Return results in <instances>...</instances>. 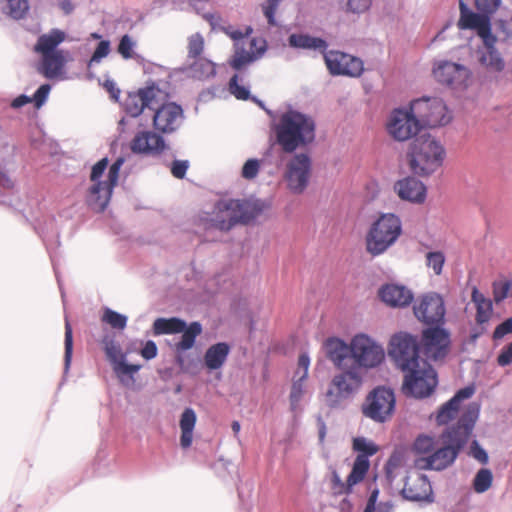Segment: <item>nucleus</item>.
<instances>
[{
    "mask_svg": "<svg viewBox=\"0 0 512 512\" xmlns=\"http://www.w3.org/2000/svg\"><path fill=\"white\" fill-rule=\"evenodd\" d=\"M272 129L277 143L286 153H293L310 145L316 137L314 119L294 109H288L274 118Z\"/></svg>",
    "mask_w": 512,
    "mask_h": 512,
    "instance_id": "f257e3e1",
    "label": "nucleus"
},
{
    "mask_svg": "<svg viewBox=\"0 0 512 512\" xmlns=\"http://www.w3.org/2000/svg\"><path fill=\"white\" fill-rule=\"evenodd\" d=\"M460 19L458 26L461 29L475 30L483 41V47L479 49V61L482 66L492 72H501L505 62L495 48L497 38L491 31L490 19L487 15L474 13L460 0Z\"/></svg>",
    "mask_w": 512,
    "mask_h": 512,
    "instance_id": "f03ea898",
    "label": "nucleus"
},
{
    "mask_svg": "<svg viewBox=\"0 0 512 512\" xmlns=\"http://www.w3.org/2000/svg\"><path fill=\"white\" fill-rule=\"evenodd\" d=\"M266 204L258 199H221L210 214L211 225L221 231H229L238 223H248L259 216Z\"/></svg>",
    "mask_w": 512,
    "mask_h": 512,
    "instance_id": "7ed1b4c3",
    "label": "nucleus"
},
{
    "mask_svg": "<svg viewBox=\"0 0 512 512\" xmlns=\"http://www.w3.org/2000/svg\"><path fill=\"white\" fill-rule=\"evenodd\" d=\"M444 155L445 149L436 137L424 133L410 145L409 167L414 174L429 175L442 164Z\"/></svg>",
    "mask_w": 512,
    "mask_h": 512,
    "instance_id": "20e7f679",
    "label": "nucleus"
},
{
    "mask_svg": "<svg viewBox=\"0 0 512 512\" xmlns=\"http://www.w3.org/2000/svg\"><path fill=\"white\" fill-rule=\"evenodd\" d=\"M201 332L202 326L199 322H192L187 326L184 320L177 317H160L155 319L152 325L154 336L182 333L181 339L174 345L177 353L176 362L182 371H187L182 353L194 346L195 340Z\"/></svg>",
    "mask_w": 512,
    "mask_h": 512,
    "instance_id": "39448f33",
    "label": "nucleus"
},
{
    "mask_svg": "<svg viewBox=\"0 0 512 512\" xmlns=\"http://www.w3.org/2000/svg\"><path fill=\"white\" fill-rule=\"evenodd\" d=\"M401 232L402 224L398 216L392 213L381 215L367 234V251L373 256L384 253L397 241Z\"/></svg>",
    "mask_w": 512,
    "mask_h": 512,
    "instance_id": "423d86ee",
    "label": "nucleus"
},
{
    "mask_svg": "<svg viewBox=\"0 0 512 512\" xmlns=\"http://www.w3.org/2000/svg\"><path fill=\"white\" fill-rule=\"evenodd\" d=\"M223 31L235 42V52L230 60V65L235 70H240L246 65L259 59L266 51L265 40L259 38H248L252 33L251 27H247L246 31L242 32L228 26L223 28Z\"/></svg>",
    "mask_w": 512,
    "mask_h": 512,
    "instance_id": "0eeeda50",
    "label": "nucleus"
},
{
    "mask_svg": "<svg viewBox=\"0 0 512 512\" xmlns=\"http://www.w3.org/2000/svg\"><path fill=\"white\" fill-rule=\"evenodd\" d=\"M419 343L415 336L409 333L400 332L390 339L388 355L402 371L415 369L420 363H427L419 356Z\"/></svg>",
    "mask_w": 512,
    "mask_h": 512,
    "instance_id": "6e6552de",
    "label": "nucleus"
},
{
    "mask_svg": "<svg viewBox=\"0 0 512 512\" xmlns=\"http://www.w3.org/2000/svg\"><path fill=\"white\" fill-rule=\"evenodd\" d=\"M336 374L326 392V402L330 407H337L341 401L356 394L363 383V373L359 367L349 366Z\"/></svg>",
    "mask_w": 512,
    "mask_h": 512,
    "instance_id": "1a4fd4ad",
    "label": "nucleus"
},
{
    "mask_svg": "<svg viewBox=\"0 0 512 512\" xmlns=\"http://www.w3.org/2000/svg\"><path fill=\"white\" fill-rule=\"evenodd\" d=\"M395 394L392 389L379 386L366 396L362 406V414L375 423H385L395 410Z\"/></svg>",
    "mask_w": 512,
    "mask_h": 512,
    "instance_id": "9d476101",
    "label": "nucleus"
},
{
    "mask_svg": "<svg viewBox=\"0 0 512 512\" xmlns=\"http://www.w3.org/2000/svg\"><path fill=\"white\" fill-rule=\"evenodd\" d=\"M352 366L362 369H372L379 366L385 359L382 345L366 334H357L351 340Z\"/></svg>",
    "mask_w": 512,
    "mask_h": 512,
    "instance_id": "9b49d317",
    "label": "nucleus"
},
{
    "mask_svg": "<svg viewBox=\"0 0 512 512\" xmlns=\"http://www.w3.org/2000/svg\"><path fill=\"white\" fill-rule=\"evenodd\" d=\"M169 98V92L159 83H150L137 92L129 93L123 102L124 111L131 117H138L147 108L153 107Z\"/></svg>",
    "mask_w": 512,
    "mask_h": 512,
    "instance_id": "f8f14e48",
    "label": "nucleus"
},
{
    "mask_svg": "<svg viewBox=\"0 0 512 512\" xmlns=\"http://www.w3.org/2000/svg\"><path fill=\"white\" fill-rule=\"evenodd\" d=\"M422 128L418 115L413 113L412 103L409 108H396L388 116L387 133L398 142H404L418 134Z\"/></svg>",
    "mask_w": 512,
    "mask_h": 512,
    "instance_id": "ddd939ff",
    "label": "nucleus"
},
{
    "mask_svg": "<svg viewBox=\"0 0 512 512\" xmlns=\"http://www.w3.org/2000/svg\"><path fill=\"white\" fill-rule=\"evenodd\" d=\"M437 385V375L431 365L420 363V366L404 372L403 391L415 398L428 397Z\"/></svg>",
    "mask_w": 512,
    "mask_h": 512,
    "instance_id": "4468645a",
    "label": "nucleus"
},
{
    "mask_svg": "<svg viewBox=\"0 0 512 512\" xmlns=\"http://www.w3.org/2000/svg\"><path fill=\"white\" fill-rule=\"evenodd\" d=\"M480 413V404L471 402L457 424L450 430V464L457 457L458 452L468 442Z\"/></svg>",
    "mask_w": 512,
    "mask_h": 512,
    "instance_id": "2eb2a0df",
    "label": "nucleus"
},
{
    "mask_svg": "<svg viewBox=\"0 0 512 512\" xmlns=\"http://www.w3.org/2000/svg\"><path fill=\"white\" fill-rule=\"evenodd\" d=\"M124 163L123 158H118L109 168L107 180L92 184L88 191L87 203L95 211H103L111 198L114 186L119 178V171Z\"/></svg>",
    "mask_w": 512,
    "mask_h": 512,
    "instance_id": "dca6fc26",
    "label": "nucleus"
},
{
    "mask_svg": "<svg viewBox=\"0 0 512 512\" xmlns=\"http://www.w3.org/2000/svg\"><path fill=\"white\" fill-rule=\"evenodd\" d=\"M169 98L153 107V126L156 131L163 134H171L178 130L184 121V111L175 102H169Z\"/></svg>",
    "mask_w": 512,
    "mask_h": 512,
    "instance_id": "f3484780",
    "label": "nucleus"
},
{
    "mask_svg": "<svg viewBox=\"0 0 512 512\" xmlns=\"http://www.w3.org/2000/svg\"><path fill=\"white\" fill-rule=\"evenodd\" d=\"M312 162L306 153H297L287 162L285 179L288 188L296 194L302 193L308 185Z\"/></svg>",
    "mask_w": 512,
    "mask_h": 512,
    "instance_id": "a211bd4d",
    "label": "nucleus"
},
{
    "mask_svg": "<svg viewBox=\"0 0 512 512\" xmlns=\"http://www.w3.org/2000/svg\"><path fill=\"white\" fill-rule=\"evenodd\" d=\"M413 113L418 115L422 127H437L445 124L447 107L438 97H423L412 101Z\"/></svg>",
    "mask_w": 512,
    "mask_h": 512,
    "instance_id": "6ab92c4d",
    "label": "nucleus"
},
{
    "mask_svg": "<svg viewBox=\"0 0 512 512\" xmlns=\"http://www.w3.org/2000/svg\"><path fill=\"white\" fill-rule=\"evenodd\" d=\"M413 310L417 319L426 325H440L444 321L445 303L437 293H427L419 297Z\"/></svg>",
    "mask_w": 512,
    "mask_h": 512,
    "instance_id": "aec40b11",
    "label": "nucleus"
},
{
    "mask_svg": "<svg viewBox=\"0 0 512 512\" xmlns=\"http://www.w3.org/2000/svg\"><path fill=\"white\" fill-rule=\"evenodd\" d=\"M324 59L329 72L332 75L360 77L364 71L360 58L340 51H329L324 54Z\"/></svg>",
    "mask_w": 512,
    "mask_h": 512,
    "instance_id": "412c9836",
    "label": "nucleus"
},
{
    "mask_svg": "<svg viewBox=\"0 0 512 512\" xmlns=\"http://www.w3.org/2000/svg\"><path fill=\"white\" fill-rule=\"evenodd\" d=\"M105 353L119 380L123 384H128L129 381H133V375L140 370L141 366L128 364L126 362V356L121 352L119 345L112 340L105 342Z\"/></svg>",
    "mask_w": 512,
    "mask_h": 512,
    "instance_id": "4be33fe9",
    "label": "nucleus"
},
{
    "mask_svg": "<svg viewBox=\"0 0 512 512\" xmlns=\"http://www.w3.org/2000/svg\"><path fill=\"white\" fill-rule=\"evenodd\" d=\"M164 138L153 131L138 132L130 143L135 154L157 156L166 149Z\"/></svg>",
    "mask_w": 512,
    "mask_h": 512,
    "instance_id": "5701e85b",
    "label": "nucleus"
},
{
    "mask_svg": "<svg viewBox=\"0 0 512 512\" xmlns=\"http://www.w3.org/2000/svg\"><path fill=\"white\" fill-rule=\"evenodd\" d=\"M394 190L402 200L412 203H423L426 199V187L415 177L408 176L398 180Z\"/></svg>",
    "mask_w": 512,
    "mask_h": 512,
    "instance_id": "b1692460",
    "label": "nucleus"
},
{
    "mask_svg": "<svg viewBox=\"0 0 512 512\" xmlns=\"http://www.w3.org/2000/svg\"><path fill=\"white\" fill-rule=\"evenodd\" d=\"M448 426L441 431V446L428 457L416 459L415 465L419 469L442 470L448 466Z\"/></svg>",
    "mask_w": 512,
    "mask_h": 512,
    "instance_id": "393cba45",
    "label": "nucleus"
},
{
    "mask_svg": "<svg viewBox=\"0 0 512 512\" xmlns=\"http://www.w3.org/2000/svg\"><path fill=\"white\" fill-rule=\"evenodd\" d=\"M70 54L66 50H59L55 53L41 55L39 72L48 79L58 78L68 61Z\"/></svg>",
    "mask_w": 512,
    "mask_h": 512,
    "instance_id": "a878e982",
    "label": "nucleus"
},
{
    "mask_svg": "<svg viewBox=\"0 0 512 512\" xmlns=\"http://www.w3.org/2000/svg\"><path fill=\"white\" fill-rule=\"evenodd\" d=\"M325 346L329 360H331L338 369H346L352 365L350 364L352 362L351 343L347 345L340 339H329Z\"/></svg>",
    "mask_w": 512,
    "mask_h": 512,
    "instance_id": "bb28decb",
    "label": "nucleus"
},
{
    "mask_svg": "<svg viewBox=\"0 0 512 512\" xmlns=\"http://www.w3.org/2000/svg\"><path fill=\"white\" fill-rule=\"evenodd\" d=\"M431 485L424 475H417L415 478H408L402 489L405 499L411 501H426L431 494Z\"/></svg>",
    "mask_w": 512,
    "mask_h": 512,
    "instance_id": "cd10ccee",
    "label": "nucleus"
},
{
    "mask_svg": "<svg viewBox=\"0 0 512 512\" xmlns=\"http://www.w3.org/2000/svg\"><path fill=\"white\" fill-rule=\"evenodd\" d=\"M379 295L383 302L392 307H404L411 303L413 295L404 286L388 284L381 288Z\"/></svg>",
    "mask_w": 512,
    "mask_h": 512,
    "instance_id": "c85d7f7f",
    "label": "nucleus"
},
{
    "mask_svg": "<svg viewBox=\"0 0 512 512\" xmlns=\"http://www.w3.org/2000/svg\"><path fill=\"white\" fill-rule=\"evenodd\" d=\"M67 34L57 28L51 29L48 33L38 37L34 50L40 55L55 53L60 49L57 47L66 40Z\"/></svg>",
    "mask_w": 512,
    "mask_h": 512,
    "instance_id": "c756f323",
    "label": "nucleus"
},
{
    "mask_svg": "<svg viewBox=\"0 0 512 512\" xmlns=\"http://www.w3.org/2000/svg\"><path fill=\"white\" fill-rule=\"evenodd\" d=\"M471 300L476 308V323L480 326L488 323L493 314L492 300L486 298L484 294L478 290L477 287H473L472 289Z\"/></svg>",
    "mask_w": 512,
    "mask_h": 512,
    "instance_id": "7c9ffc66",
    "label": "nucleus"
},
{
    "mask_svg": "<svg viewBox=\"0 0 512 512\" xmlns=\"http://www.w3.org/2000/svg\"><path fill=\"white\" fill-rule=\"evenodd\" d=\"M183 71L192 78L198 80H205L213 77L216 73L215 64L204 57H199L194 60L188 61L187 66Z\"/></svg>",
    "mask_w": 512,
    "mask_h": 512,
    "instance_id": "2f4dec72",
    "label": "nucleus"
},
{
    "mask_svg": "<svg viewBox=\"0 0 512 512\" xmlns=\"http://www.w3.org/2000/svg\"><path fill=\"white\" fill-rule=\"evenodd\" d=\"M230 347L224 342H220L209 347L204 355V362L209 370H217L223 366Z\"/></svg>",
    "mask_w": 512,
    "mask_h": 512,
    "instance_id": "473e14b6",
    "label": "nucleus"
},
{
    "mask_svg": "<svg viewBox=\"0 0 512 512\" xmlns=\"http://www.w3.org/2000/svg\"><path fill=\"white\" fill-rule=\"evenodd\" d=\"M196 413L192 408H186L180 418V445L182 448H189L193 441V431L196 424Z\"/></svg>",
    "mask_w": 512,
    "mask_h": 512,
    "instance_id": "72a5a7b5",
    "label": "nucleus"
},
{
    "mask_svg": "<svg viewBox=\"0 0 512 512\" xmlns=\"http://www.w3.org/2000/svg\"><path fill=\"white\" fill-rule=\"evenodd\" d=\"M288 42L291 47L298 49L325 51L328 46L324 39L312 37L307 34H291L288 38Z\"/></svg>",
    "mask_w": 512,
    "mask_h": 512,
    "instance_id": "f704fd0d",
    "label": "nucleus"
},
{
    "mask_svg": "<svg viewBox=\"0 0 512 512\" xmlns=\"http://www.w3.org/2000/svg\"><path fill=\"white\" fill-rule=\"evenodd\" d=\"M369 468V459H365V456H357L353 463L352 470L347 478L346 491H350L354 485L361 482L364 479Z\"/></svg>",
    "mask_w": 512,
    "mask_h": 512,
    "instance_id": "c9c22d12",
    "label": "nucleus"
},
{
    "mask_svg": "<svg viewBox=\"0 0 512 512\" xmlns=\"http://www.w3.org/2000/svg\"><path fill=\"white\" fill-rule=\"evenodd\" d=\"M306 379L299 377L293 378V383L290 392V406L291 410L295 413L302 411V401L306 394Z\"/></svg>",
    "mask_w": 512,
    "mask_h": 512,
    "instance_id": "e433bc0d",
    "label": "nucleus"
},
{
    "mask_svg": "<svg viewBox=\"0 0 512 512\" xmlns=\"http://www.w3.org/2000/svg\"><path fill=\"white\" fill-rule=\"evenodd\" d=\"M434 326L423 331V341L428 349L441 346L448 336L445 329L440 328L439 325Z\"/></svg>",
    "mask_w": 512,
    "mask_h": 512,
    "instance_id": "4c0bfd02",
    "label": "nucleus"
},
{
    "mask_svg": "<svg viewBox=\"0 0 512 512\" xmlns=\"http://www.w3.org/2000/svg\"><path fill=\"white\" fill-rule=\"evenodd\" d=\"M493 301L496 304L501 303L507 297H512V279L501 278L492 283Z\"/></svg>",
    "mask_w": 512,
    "mask_h": 512,
    "instance_id": "58836bf2",
    "label": "nucleus"
},
{
    "mask_svg": "<svg viewBox=\"0 0 512 512\" xmlns=\"http://www.w3.org/2000/svg\"><path fill=\"white\" fill-rule=\"evenodd\" d=\"M136 46L137 42L130 35L125 34L120 38L119 44L117 46V52L125 60L135 59L139 61L142 58L135 52Z\"/></svg>",
    "mask_w": 512,
    "mask_h": 512,
    "instance_id": "ea45409f",
    "label": "nucleus"
},
{
    "mask_svg": "<svg viewBox=\"0 0 512 512\" xmlns=\"http://www.w3.org/2000/svg\"><path fill=\"white\" fill-rule=\"evenodd\" d=\"M476 388L474 384H470L456 392V394L450 398V420L453 418L452 413L457 412L461 403L465 400L470 399L475 394Z\"/></svg>",
    "mask_w": 512,
    "mask_h": 512,
    "instance_id": "a19ab883",
    "label": "nucleus"
},
{
    "mask_svg": "<svg viewBox=\"0 0 512 512\" xmlns=\"http://www.w3.org/2000/svg\"><path fill=\"white\" fill-rule=\"evenodd\" d=\"M353 450L358 453L357 456H365V459H369L378 452V446L365 437H356L353 439Z\"/></svg>",
    "mask_w": 512,
    "mask_h": 512,
    "instance_id": "79ce46f5",
    "label": "nucleus"
},
{
    "mask_svg": "<svg viewBox=\"0 0 512 512\" xmlns=\"http://www.w3.org/2000/svg\"><path fill=\"white\" fill-rule=\"evenodd\" d=\"M229 91L239 100H248L251 98L252 101L263 107V103L256 97H251L248 87L241 86L238 83V75H234L229 81Z\"/></svg>",
    "mask_w": 512,
    "mask_h": 512,
    "instance_id": "37998d69",
    "label": "nucleus"
},
{
    "mask_svg": "<svg viewBox=\"0 0 512 512\" xmlns=\"http://www.w3.org/2000/svg\"><path fill=\"white\" fill-rule=\"evenodd\" d=\"M101 320L107 324H109L112 328L123 330L127 325V316L120 314L110 308H105L103 310V315Z\"/></svg>",
    "mask_w": 512,
    "mask_h": 512,
    "instance_id": "c03bdc74",
    "label": "nucleus"
},
{
    "mask_svg": "<svg viewBox=\"0 0 512 512\" xmlns=\"http://www.w3.org/2000/svg\"><path fill=\"white\" fill-rule=\"evenodd\" d=\"M111 52V43L109 40H101L95 51L93 52L91 58L89 59L88 63H87V70H88V73L90 74V70L91 68L94 66V65H97L99 64L102 59H104L105 57H107Z\"/></svg>",
    "mask_w": 512,
    "mask_h": 512,
    "instance_id": "a18cd8bd",
    "label": "nucleus"
},
{
    "mask_svg": "<svg viewBox=\"0 0 512 512\" xmlns=\"http://www.w3.org/2000/svg\"><path fill=\"white\" fill-rule=\"evenodd\" d=\"M441 441V438L438 439V440H435L433 437L431 436H427V435H422V436H419L415 442H414V450L417 452V453H420V454H426V453H429L433 450H437V448L439 446H441V444H439V442Z\"/></svg>",
    "mask_w": 512,
    "mask_h": 512,
    "instance_id": "49530a36",
    "label": "nucleus"
},
{
    "mask_svg": "<svg viewBox=\"0 0 512 512\" xmlns=\"http://www.w3.org/2000/svg\"><path fill=\"white\" fill-rule=\"evenodd\" d=\"M204 49V38L200 33L192 34L188 38V58L187 61L201 57Z\"/></svg>",
    "mask_w": 512,
    "mask_h": 512,
    "instance_id": "de8ad7c7",
    "label": "nucleus"
},
{
    "mask_svg": "<svg viewBox=\"0 0 512 512\" xmlns=\"http://www.w3.org/2000/svg\"><path fill=\"white\" fill-rule=\"evenodd\" d=\"M7 4L4 9L13 19H21L27 13L29 6L27 0H6Z\"/></svg>",
    "mask_w": 512,
    "mask_h": 512,
    "instance_id": "09e8293b",
    "label": "nucleus"
},
{
    "mask_svg": "<svg viewBox=\"0 0 512 512\" xmlns=\"http://www.w3.org/2000/svg\"><path fill=\"white\" fill-rule=\"evenodd\" d=\"M493 476L490 470L488 469H480L473 482L474 490L477 493H483L487 491L492 484Z\"/></svg>",
    "mask_w": 512,
    "mask_h": 512,
    "instance_id": "8fccbe9b",
    "label": "nucleus"
},
{
    "mask_svg": "<svg viewBox=\"0 0 512 512\" xmlns=\"http://www.w3.org/2000/svg\"><path fill=\"white\" fill-rule=\"evenodd\" d=\"M344 5L348 13L362 14L368 11L372 5V0H339Z\"/></svg>",
    "mask_w": 512,
    "mask_h": 512,
    "instance_id": "3c124183",
    "label": "nucleus"
},
{
    "mask_svg": "<svg viewBox=\"0 0 512 512\" xmlns=\"http://www.w3.org/2000/svg\"><path fill=\"white\" fill-rule=\"evenodd\" d=\"M65 353H64V369L65 372L69 370L71 359H72V351H73V335H72V327L69 321L66 319L65 322Z\"/></svg>",
    "mask_w": 512,
    "mask_h": 512,
    "instance_id": "603ef678",
    "label": "nucleus"
},
{
    "mask_svg": "<svg viewBox=\"0 0 512 512\" xmlns=\"http://www.w3.org/2000/svg\"><path fill=\"white\" fill-rule=\"evenodd\" d=\"M281 2L282 0H264L261 4L262 13L271 26L277 25L275 14Z\"/></svg>",
    "mask_w": 512,
    "mask_h": 512,
    "instance_id": "864d4df0",
    "label": "nucleus"
},
{
    "mask_svg": "<svg viewBox=\"0 0 512 512\" xmlns=\"http://www.w3.org/2000/svg\"><path fill=\"white\" fill-rule=\"evenodd\" d=\"M261 161L255 158L248 159L241 170V176L246 180L255 179L260 171Z\"/></svg>",
    "mask_w": 512,
    "mask_h": 512,
    "instance_id": "5fc2aeb1",
    "label": "nucleus"
},
{
    "mask_svg": "<svg viewBox=\"0 0 512 512\" xmlns=\"http://www.w3.org/2000/svg\"><path fill=\"white\" fill-rule=\"evenodd\" d=\"M444 262L445 257L440 252H429L427 254V265L432 268L437 275L441 273Z\"/></svg>",
    "mask_w": 512,
    "mask_h": 512,
    "instance_id": "6e6d98bb",
    "label": "nucleus"
},
{
    "mask_svg": "<svg viewBox=\"0 0 512 512\" xmlns=\"http://www.w3.org/2000/svg\"><path fill=\"white\" fill-rule=\"evenodd\" d=\"M448 62L446 60L438 61L433 66V76L434 78L442 83L448 84Z\"/></svg>",
    "mask_w": 512,
    "mask_h": 512,
    "instance_id": "4d7b16f0",
    "label": "nucleus"
},
{
    "mask_svg": "<svg viewBox=\"0 0 512 512\" xmlns=\"http://www.w3.org/2000/svg\"><path fill=\"white\" fill-rule=\"evenodd\" d=\"M501 0H475L476 7L484 14L495 12L500 6Z\"/></svg>",
    "mask_w": 512,
    "mask_h": 512,
    "instance_id": "13d9d810",
    "label": "nucleus"
},
{
    "mask_svg": "<svg viewBox=\"0 0 512 512\" xmlns=\"http://www.w3.org/2000/svg\"><path fill=\"white\" fill-rule=\"evenodd\" d=\"M51 86L49 84L41 85L32 97V101L35 103L37 108H40L47 100L50 93Z\"/></svg>",
    "mask_w": 512,
    "mask_h": 512,
    "instance_id": "bf43d9fd",
    "label": "nucleus"
},
{
    "mask_svg": "<svg viewBox=\"0 0 512 512\" xmlns=\"http://www.w3.org/2000/svg\"><path fill=\"white\" fill-rule=\"evenodd\" d=\"M310 366V358L306 353H302L298 359V369L296 370L294 376L302 379H307L308 370Z\"/></svg>",
    "mask_w": 512,
    "mask_h": 512,
    "instance_id": "052dcab7",
    "label": "nucleus"
},
{
    "mask_svg": "<svg viewBox=\"0 0 512 512\" xmlns=\"http://www.w3.org/2000/svg\"><path fill=\"white\" fill-rule=\"evenodd\" d=\"M507 334H512V318H507L495 328L493 339H502Z\"/></svg>",
    "mask_w": 512,
    "mask_h": 512,
    "instance_id": "680f3d73",
    "label": "nucleus"
},
{
    "mask_svg": "<svg viewBox=\"0 0 512 512\" xmlns=\"http://www.w3.org/2000/svg\"><path fill=\"white\" fill-rule=\"evenodd\" d=\"M108 165V160L106 158L101 159L98 161L93 167L91 171V181L93 184H96L98 182H102L100 178L103 176L104 171L106 170Z\"/></svg>",
    "mask_w": 512,
    "mask_h": 512,
    "instance_id": "e2e57ef3",
    "label": "nucleus"
},
{
    "mask_svg": "<svg viewBox=\"0 0 512 512\" xmlns=\"http://www.w3.org/2000/svg\"><path fill=\"white\" fill-rule=\"evenodd\" d=\"M512 363V342L501 349L497 356V364L501 367L508 366Z\"/></svg>",
    "mask_w": 512,
    "mask_h": 512,
    "instance_id": "0e129e2a",
    "label": "nucleus"
},
{
    "mask_svg": "<svg viewBox=\"0 0 512 512\" xmlns=\"http://www.w3.org/2000/svg\"><path fill=\"white\" fill-rule=\"evenodd\" d=\"M189 162L186 160H175L171 166V173L175 178L182 179L186 175Z\"/></svg>",
    "mask_w": 512,
    "mask_h": 512,
    "instance_id": "69168bd1",
    "label": "nucleus"
},
{
    "mask_svg": "<svg viewBox=\"0 0 512 512\" xmlns=\"http://www.w3.org/2000/svg\"><path fill=\"white\" fill-rule=\"evenodd\" d=\"M401 462L402 458L400 454L394 453L390 456L385 466V471L389 479L393 478V473L401 465Z\"/></svg>",
    "mask_w": 512,
    "mask_h": 512,
    "instance_id": "338daca9",
    "label": "nucleus"
},
{
    "mask_svg": "<svg viewBox=\"0 0 512 512\" xmlns=\"http://www.w3.org/2000/svg\"><path fill=\"white\" fill-rule=\"evenodd\" d=\"M158 349L154 341L148 340L141 349V356L146 360L154 359L157 356Z\"/></svg>",
    "mask_w": 512,
    "mask_h": 512,
    "instance_id": "774afa93",
    "label": "nucleus"
}]
</instances>
